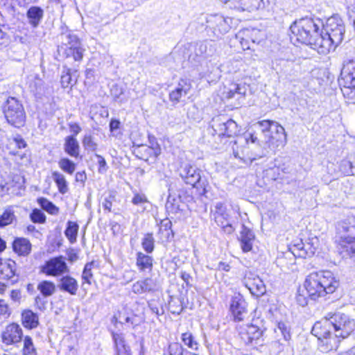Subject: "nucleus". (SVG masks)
I'll use <instances>...</instances> for the list:
<instances>
[{
  "instance_id": "b1692460",
  "label": "nucleus",
  "mask_w": 355,
  "mask_h": 355,
  "mask_svg": "<svg viewBox=\"0 0 355 355\" xmlns=\"http://www.w3.org/2000/svg\"><path fill=\"white\" fill-rule=\"evenodd\" d=\"M240 39L241 45L244 42H250L252 44H259L263 40V34L258 29H245L241 31L237 36Z\"/></svg>"
},
{
  "instance_id": "412c9836",
  "label": "nucleus",
  "mask_w": 355,
  "mask_h": 355,
  "mask_svg": "<svg viewBox=\"0 0 355 355\" xmlns=\"http://www.w3.org/2000/svg\"><path fill=\"white\" fill-rule=\"evenodd\" d=\"M262 330L254 324H248L241 327L239 334L241 339L245 344L252 343L254 340H258L262 335Z\"/></svg>"
},
{
  "instance_id": "4c0bfd02",
  "label": "nucleus",
  "mask_w": 355,
  "mask_h": 355,
  "mask_svg": "<svg viewBox=\"0 0 355 355\" xmlns=\"http://www.w3.org/2000/svg\"><path fill=\"white\" fill-rule=\"evenodd\" d=\"M52 178L56 184L58 191L62 194H65L69 191L68 183L63 174L58 171L52 173Z\"/></svg>"
},
{
  "instance_id": "ea45409f",
  "label": "nucleus",
  "mask_w": 355,
  "mask_h": 355,
  "mask_svg": "<svg viewBox=\"0 0 355 355\" xmlns=\"http://www.w3.org/2000/svg\"><path fill=\"white\" fill-rule=\"evenodd\" d=\"M181 340L189 349L195 352L198 351L200 345L191 332L182 334Z\"/></svg>"
},
{
  "instance_id": "f3484780",
  "label": "nucleus",
  "mask_w": 355,
  "mask_h": 355,
  "mask_svg": "<svg viewBox=\"0 0 355 355\" xmlns=\"http://www.w3.org/2000/svg\"><path fill=\"white\" fill-rule=\"evenodd\" d=\"M22 329L19 324L12 323L8 324L1 334L2 342L8 345L21 341L22 338Z\"/></svg>"
},
{
  "instance_id": "69168bd1",
  "label": "nucleus",
  "mask_w": 355,
  "mask_h": 355,
  "mask_svg": "<svg viewBox=\"0 0 355 355\" xmlns=\"http://www.w3.org/2000/svg\"><path fill=\"white\" fill-rule=\"evenodd\" d=\"M87 179V175L85 171H79L76 173V181L84 184Z\"/></svg>"
},
{
  "instance_id": "a18cd8bd",
  "label": "nucleus",
  "mask_w": 355,
  "mask_h": 355,
  "mask_svg": "<svg viewBox=\"0 0 355 355\" xmlns=\"http://www.w3.org/2000/svg\"><path fill=\"white\" fill-rule=\"evenodd\" d=\"M58 166L64 172L70 175L76 170V164L68 158H61L58 162Z\"/></svg>"
},
{
  "instance_id": "6e6552de",
  "label": "nucleus",
  "mask_w": 355,
  "mask_h": 355,
  "mask_svg": "<svg viewBox=\"0 0 355 355\" xmlns=\"http://www.w3.org/2000/svg\"><path fill=\"white\" fill-rule=\"evenodd\" d=\"M311 333L318 338V347L320 352L328 353L337 349L341 338L333 334L327 324L320 321L316 322L312 328Z\"/></svg>"
},
{
  "instance_id": "39448f33",
  "label": "nucleus",
  "mask_w": 355,
  "mask_h": 355,
  "mask_svg": "<svg viewBox=\"0 0 355 355\" xmlns=\"http://www.w3.org/2000/svg\"><path fill=\"white\" fill-rule=\"evenodd\" d=\"M58 39L60 42L58 46L59 53H62L66 58H72L75 61L82 60L85 49L79 38L67 26H62Z\"/></svg>"
},
{
  "instance_id": "e433bc0d",
  "label": "nucleus",
  "mask_w": 355,
  "mask_h": 355,
  "mask_svg": "<svg viewBox=\"0 0 355 355\" xmlns=\"http://www.w3.org/2000/svg\"><path fill=\"white\" fill-rule=\"evenodd\" d=\"M15 221H17V217L13 208L8 207L0 216V227H4Z\"/></svg>"
},
{
  "instance_id": "4d7b16f0",
  "label": "nucleus",
  "mask_w": 355,
  "mask_h": 355,
  "mask_svg": "<svg viewBox=\"0 0 355 355\" xmlns=\"http://www.w3.org/2000/svg\"><path fill=\"white\" fill-rule=\"evenodd\" d=\"M11 181L10 182H7L6 184L8 186V189H10L11 187H17L18 189H20L22 187V184L24 182V178L17 174L12 175L11 176Z\"/></svg>"
},
{
  "instance_id": "e2e57ef3",
  "label": "nucleus",
  "mask_w": 355,
  "mask_h": 355,
  "mask_svg": "<svg viewBox=\"0 0 355 355\" xmlns=\"http://www.w3.org/2000/svg\"><path fill=\"white\" fill-rule=\"evenodd\" d=\"M296 301L302 306H305L308 304L307 297L303 294H298L296 297Z\"/></svg>"
},
{
  "instance_id": "3c124183",
  "label": "nucleus",
  "mask_w": 355,
  "mask_h": 355,
  "mask_svg": "<svg viewBox=\"0 0 355 355\" xmlns=\"http://www.w3.org/2000/svg\"><path fill=\"white\" fill-rule=\"evenodd\" d=\"M144 293L154 292L157 289V284L155 279L147 277L141 280Z\"/></svg>"
},
{
  "instance_id": "680f3d73",
  "label": "nucleus",
  "mask_w": 355,
  "mask_h": 355,
  "mask_svg": "<svg viewBox=\"0 0 355 355\" xmlns=\"http://www.w3.org/2000/svg\"><path fill=\"white\" fill-rule=\"evenodd\" d=\"M132 292L135 294H142L144 293V291L143 288L141 280L137 281L135 284H133L132 287Z\"/></svg>"
},
{
  "instance_id": "de8ad7c7",
  "label": "nucleus",
  "mask_w": 355,
  "mask_h": 355,
  "mask_svg": "<svg viewBox=\"0 0 355 355\" xmlns=\"http://www.w3.org/2000/svg\"><path fill=\"white\" fill-rule=\"evenodd\" d=\"M23 355H37L36 349L33 345L32 338L26 336L24 339Z\"/></svg>"
},
{
  "instance_id": "4be33fe9",
  "label": "nucleus",
  "mask_w": 355,
  "mask_h": 355,
  "mask_svg": "<svg viewBox=\"0 0 355 355\" xmlns=\"http://www.w3.org/2000/svg\"><path fill=\"white\" fill-rule=\"evenodd\" d=\"M317 250V247L313 245V243H303L302 241L295 243L292 247V253L295 256L302 258L313 256Z\"/></svg>"
},
{
  "instance_id": "0e129e2a",
  "label": "nucleus",
  "mask_w": 355,
  "mask_h": 355,
  "mask_svg": "<svg viewBox=\"0 0 355 355\" xmlns=\"http://www.w3.org/2000/svg\"><path fill=\"white\" fill-rule=\"evenodd\" d=\"M46 301L43 297L37 295L35 299V303L39 309L42 310L45 308Z\"/></svg>"
},
{
  "instance_id": "f704fd0d",
  "label": "nucleus",
  "mask_w": 355,
  "mask_h": 355,
  "mask_svg": "<svg viewBox=\"0 0 355 355\" xmlns=\"http://www.w3.org/2000/svg\"><path fill=\"white\" fill-rule=\"evenodd\" d=\"M37 289L44 297H48L55 293L56 286L53 282L43 280L37 284Z\"/></svg>"
},
{
  "instance_id": "a211bd4d",
  "label": "nucleus",
  "mask_w": 355,
  "mask_h": 355,
  "mask_svg": "<svg viewBox=\"0 0 355 355\" xmlns=\"http://www.w3.org/2000/svg\"><path fill=\"white\" fill-rule=\"evenodd\" d=\"M191 89L190 80L187 79H181L175 88L169 94V99L173 104H177L182 101Z\"/></svg>"
},
{
  "instance_id": "c9c22d12",
  "label": "nucleus",
  "mask_w": 355,
  "mask_h": 355,
  "mask_svg": "<svg viewBox=\"0 0 355 355\" xmlns=\"http://www.w3.org/2000/svg\"><path fill=\"white\" fill-rule=\"evenodd\" d=\"M216 224L220 227L225 233L232 234L234 228L230 222L229 214L212 216Z\"/></svg>"
},
{
  "instance_id": "5701e85b",
  "label": "nucleus",
  "mask_w": 355,
  "mask_h": 355,
  "mask_svg": "<svg viewBox=\"0 0 355 355\" xmlns=\"http://www.w3.org/2000/svg\"><path fill=\"white\" fill-rule=\"evenodd\" d=\"M58 287L60 291L75 295L78 289L77 280L70 275L62 276L58 281Z\"/></svg>"
},
{
  "instance_id": "393cba45",
  "label": "nucleus",
  "mask_w": 355,
  "mask_h": 355,
  "mask_svg": "<svg viewBox=\"0 0 355 355\" xmlns=\"http://www.w3.org/2000/svg\"><path fill=\"white\" fill-rule=\"evenodd\" d=\"M16 263L12 260H8L0 266V279L10 280L12 283L17 282Z\"/></svg>"
},
{
  "instance_id": "7c9ffc66",
  "label": "nucleus",
  "mask_w": 355,
  "mask_h": 355,
  "mask_svg": "<svg viewBox=\"0 0 355 355\" xmlns=\"http://www.w3.org/2000/svg\"><path fill=\"white\" fill-rule=\"evenodd\" d=\"M272 69L286 75L291 76L293 73V63L282 58H275L272 61Z\"/></svg>"
},
{
  "instance_id": "72a5a7b5",
  "label": "nucleus",
  "mask_w": 355,
  "mask_h": 355,
  "mask_svg": "<svg viewBox=\"0 0 355 355\" xmlns=\"http://www.w3.org/2000/svg\"><path fill=\"white\" fill-rule=\"evenodd\" d=\"M22 322L25 327L35 328L38 325V316L31 310H26L21 314Z\"/></svg>"
},
{
  "instance_id": "cd10ccee",
  "label": "nucleus",
  "mask_w": 355,
  "mask_h": 355,
  "mask_svg": "<svg viewBox=\"0 0 355 355\" xmlns=\"http://www.w3.org/2000/svg\"><path fill=\"white\" fill-rule=\"evenodd\" d=\"M32 245L25 238H17L12 243V249L19 256H27L31 253Z\"/></svg>"
},
{
  "instance_id": "4468645a",
  "label": "nucleus",
  "mask_w": 355,
  "mask_h": 355,
  "mask_svg": "<svg viewBox=\"0 0 355 355\" xmlns=\"http://www.w3.org/2000/svg\"><path fill=\"white\" fill-rule=\"evenodd\" d=\"M230 9L253 12L265 8L268 1L264 0H221Z\"/></svg>"
},
{
  "instance_id": "dca6fc26",
  "label": "nucleus",
  "mask_w": 355,
  "mask_h": 355,
  "mask_svg": "<svg viewBox=\"0 0 355 355\" xmlns=\"http://www.w3.org/2000/svg\"><path fill=\"white\" fill-rule=\"evenodd\" d=\"M212 130L213 136H218V138L234 137L239 131L236 123L232 119H229L226 122L215 123L213 125Z\"/></svg>"
},
{
  "instance_id": "603ef678",
  "label": "nucleus",
  "mask_w": 355,
  "mask_h": 355,
  "mask_svg": "<svg viewBox=\"0 0 355 355\" xmlns=\"http://www.w3.org/2000/svg\"><path fill=\"white\" fill-rule=\"evenodd\" d=\"M94 264V261L86 263L82 274V279L89 285L92 284L91 279L93 277L92 270Z\"/></svg>"
},
{
  "instance_id": "423d86ee",
  "label": "nucleus",
  "mask_w": 355,
  "mask_h": 355,
  "mask_svg": "<svg viewBox=\"0 0 355 355\" xmlns=\"http://www.w3.org/2000/svg\"><path fill=\"white\" fill-rule=\"evenodd\" d=\"M250 141L252 144L257 143L258 145H261L260 139L258 138L257 134L248 132L246 133L244 137H238L234 141L232 146L234 156L245 164H250L253 161L265 156L263 151L261 153H254L252 152L248 146Z\"/></svg>"
},
{
  "instance_id": "6e6d98bb",
  "label": "nucleus",
  "mask_w": 355,
  "mask_h": 355,
  "mask_svg": "<svg viewBox=\"0 0 355 355\" xmlns=\"http://www.w3.org/2000/svg\"><path fill=\"white\" fill-rule=\"evenodd\" d=\"M132 202L137 206L141 207L142 211L146 209L144 205L148 203V199L144 194L136 193L132 199Z\"/></svg>"
},
{
  "instance_id": "c03bdc74",
  "label": "nucleus",
  "mask_w": 355,
  "mask_h": 355,
  "mask_svg": "<svg viewBox=\"0 0 355 355\" xmlns=\"http://www.w3.org/2000/svg\"><path fill=\"white\" fill-rule=\"evenodd\" d=\"M188 350L177 342L171 343L167 348L168 355H187Z\"/></svg>"
},
{
  "instance_id": "6ab92c4d",
  "label": "nucleus",
  "mask_w": 355,
  "mask_h": 355,
  "mask_svg": "<svg viewBox=\"0 0 355 355\" xmlns=\"http://www.w3.org/2000/svg\"><path fill=\"white\" fill-rule=\"evenodd\" d=\"M230 310L234 320L243 321L248 316L246 302L240 295H236L232 298Z\"/></svg>"
},
{
  "instance_id": "052dcab7",
  "label": "nucleus",
  "mask_w": 355,
  "mask_h": 355,
  "mask_svg": "<svg viewBox=\"0 0 355 355\" xmlns=\"http://www.w3.org/2000/svg\"><path fill=\"white\" fill-rule=\"evenodd\" d=\"M96 157L98 159V172L100 173H105L108 168L105 159L98 154H96Z\"/></svg>"
},
{
  "instance_id": "338daca9",
  "label": "nucleus",
  "mask_w": 355,
  "mask_h": 355,
  "mask_svg": "<svg viewBox=\"0 0 355 355\" xmlns=\"http://www.w3.org/2000/svg\"><path fill=\"white\" fill-rule=\"evenodd\" d=\"M171 226H172V223H171V220H169L168 219H164V220H162V222H161L160 230H164L165 231H168L169 230H171Z\"/></svg>"
},
{
  "instance_id": "2f4dec72",
  "label": "nucleus",
  "mask_w": 355,
  "mask_h": 355,
  "mask_svg": "<svg viewBox=\"0 0 355 355\" xmlns=\"http://www.w3.org/2000/svg\"><path fill=\"white\" fill-rule=\"evenodd\" d=\"M26 16L28 19V23L33 28H36L38 26L43 18L44 10L40 7L31 6L27 10Z\"/></svg>"
},
{
  "instance_id": "f257e3e1",
  "label": "nucleus",
  "mask_w": 355,
  "mask_h": 355,
  "mask_svg": "<svg viewBox=\"0 0 355 355\" xmlns=\"http://www.w3.org/2000/svg\"><path fill=\"white\" fill-rule=\"evenodd\" d=\"M322 23L320 20H314L310 17H303L295 20L290 26L292 40L306 45H309L313 49L319 53L318 44H320L319 33Z\"/></svg>"
},
{
  "instance_id": "20e7f679",
  "label": "nucleus",
  "mask_w": 355,
  "mask_h": 355,
  "mask_svg": "<svg viewBox=\"0 0 355 355\" xmlns=\"http://www.w3.org/2000/svg\"><path fill=\"white\" fill-rule=\"evenodd\" d=\"M338 250L343 257H355V216H347L336 225Z\"/></svg>"
},
{
  "instance_id": "7ed1b4c3",
  "label": "nucleus",
  "mask_w": 355,
  "mask_h": 355,
  "mask_svg": "<svg viewBox=\"0 0 355 355\" xmlns=\"http://www.w3.org/2000/svg\"><path fill=\"white\" fill-rule=\"evenodd\" d=\"M324 29L325 33H320V44H318L320 54H327L334 50L343 40L345 33L344 22L338 15L328 18Z\"/></svg>"
},
{
  "instance_id": "49530a36",
  "label": "nucleus",
  "mask_w": 355,
  "mask_h": 355,
  "mask_svg": "<svg viewBox=\"0 0 355 355\" xmlns=\"http://www.w3.org/2000/svg\"><path fill=\"white\" fill-rule=\"evenodd\" d=\"M141 245L143 249L147 253H151L155 248V239L152 233H148L144 235L142 239Z\"/></svg>"
},
{
  "instance_id": "0eeeda50",
  "label": "nucleus",
  "mask_w": 355,
  "mask_h": 355,
  "mask_svg": "<svg viewBox=\"0 0 355 355\" xmlns=\"http://www.w3.org/2000/svg\"><path fill=\"white\" fill-rule=\"evenodd\" d=\"M320 322L327 324L329 329H333L335 335L341 339L347 338L355 329L354 320L340 312L329 313Z\"/></svg>"
},
{
  "instance_id": "a19ab883",
  "label": "nucleus",
  "mask_w": 355,
  "mask_h": 355,
  "mask_svg": "<svg viewBox=\"0 0 355 355\" xmlns=\"http://www.w3.org/2000/svg\"><path fill=\"white\" fill-rule=\"evenodd\" d=\"M37 202L41 207L46 211L52 215H56L59 212V209L51 201L45 198H40Z\"/></svg>"
},
{
  "instance_id": "8fccbe9b",
  "label": "nucleus",
  "mask_w": 355,
  "mask_h": 355,
  "mask_svg": "<svg viewBox=\"0 0 355 355\" xmlns=\"http://www.w3.org/2000/svg\"><path fill=\"white\" fill-rule=\"evenodd\" d=\"M83 146L87 150L95 151L98 144L95 142L94 137L89 133L85 135L83 139Z\"/></svg>"
},
{
  "instance_id": "f03ea898",
  "label": "nucleus",
  "mask_w": 355,
  "mask_h": 355,
  "mask_svg": "<svg viewBox=\"0 0 355 355\" xmlns=\"http://www.w3.org/2000/svg\"><path fill=\"white\" fill-rule=\"evenodd\" d=\"M338 286V281L329 270L311 273L304 282L306 294L313 300L333 293Z\"/></svg>"
},
{
  "instance_id": "a878e982",
  "label": "nucleus",
  "mask_w": 355,
  "mask_h": 355,
  "mask_svg": "<svg viewBox=\"0 0 355 355\" xmlns=\"http://www.w3.org/2000/svg\"><path fill=\"white\" fill-rule=\"evenodd\" d=\"M241 246L244 252H250L252 248V243L254 240V234L252 231L243 225L240 232Z\"/></svg>"
},
{
  "instance_id": "58836bf2",
  "label": "nucleus",
  "mask_w": 355,
  "mask_h": 355,
  "mask_svg": "<svg viewBox=\"0 0 355 355\" xmlns=\"http://www.w3.org/2000/svg\"><path fill=\"white\" fill-rule=\"evenodd\" d=\"M248 88L245 85L232 83L226 93V97L232 98L236 95L243 97L247 92Z\"/></svg>"
},
{
  "instance_id": "864d4df0",
  "label": "nucleus",
  "mask_w": 355,
  "mask_h": 355,
  "mask_svg": "<svg viewBox=\"0 0 355 355\" xmlns=\"http://www.w3.org/2000/svg\"><path fill=\"white\" fill-rule=\"evenodd\" d=\"M31 220L35 223H44L46 221L45 214L40 209H35L30 214Z\"/></svg>"
},
{
  "instance_id": "bf43d9fd",
  "label": "nucleus",
  "mask_w": 355,
  "mask_h": 355,
  "mask_svg": "<svg viewBox=\"0 0 355 355\" xmlns=\"http://www.w3.org/2000/svg\"><path fill=\"white\" fill-rule=\"evenodd\" d=\"M111 95L116 101L120 98L121 96L123 94V89L121 86L114 84L110 89Z\"/></svg>"
},
{
  "instance_id": "774afa93",
  "label": "nucleus",
  "mask_w": 355,
  "mask_h": 355,
  "mask_svg": "<svg viewBox=\"0 0 355 355\" xmlns=\"http://www.w3.org/2000/svg\"><path fill=\"white\" fill-rule=\"evenodd\" d=\"M102 206L105 210L107 211L108 212H110L112 210L111 208L112 206V202L109 198H105L102 202Z\"/></svg>"
},
{
  "instance_id": "37998d69",
  "label": "nucleus",
  "mask_w": 355,
  "mask_h": 355,
  "mask_svg": "<svg viewBox=\"0 0 355 355\" xmlns=\"http://www.w3.org/2000/svg\"><path fill=\"white\" fill-rule=\"evenodd\" d=\"M278 123L270 120H262L258 121L255 125L261 132L263 139L265 137L270 133V131L272 130V127H275L273 124H277Z\"/></svg>"
},
{
  "instance_id": "c85d7f7f",
  "label": "nucleus",
  "mask_w": 355,
  "mask_h": 355,
  "mask_svg": "<svg viewBox=\"0 0 355 355\" xmlns=\"http://www.w3.org/2000/svg\"><path fill=\"white\" fill-rule=\"evenodd\" d=\"M216 51L215 44L211 42L203 41L197 42L195 45L194 52L196 56H211Z\"/></svg>"
},
{
  "instance_id": "473e14b6",
  "label": "nucleus",
  "mask_w": 355,
  "mask_h": 355,
  "mask_svg": "<svg viewBox=\"0 0 355 355\" xmlns=\"http://www.w3.org/2000/svg\"><path fill=\"white\" fill-rule=\"evenodd\" d=\"M79 144L74 135L67 136L64 144V150L71 157H78L79 155Z\"/></svg>"
},
{
  "instance_id": "13d9d810",
  "label": "nucleus",
  "mask_w": 355,
  "mask_h": 355,
  "mask_svg": "<svg viewBox=\"0 0 355 355\" xmlns=\"http://www.w3.org/2000/svg\"><path fill=\"white\" fill-rule=\"evenodd\" d=\"M340 171L345 175H353L352 163L348 160H342L340 164Z\"/></svg>"
},
{
  "instance_id": "2eb2a0df",
  "label": "nucleus",
  "mask_w": 355,
  "mask_h": 355,
  "mask_svg": "<svg viewBox=\"0 0 355 355\" xmlns=\"http://www.w3.org/2000/svg\"><path fill=\"white\" fill-rule=\"evenodd\" d=\"M69 271V268L62 256L50 259L41 267V272L48 276L57 277Z\"/></svg>"
},
{
  "instance_id": "9d476101",
  "label": "nucleus",
  "mask_w": 355,
  "mask_h": 355,
  "mask_svg": "<svg viewBox=\"0 0 355 355\" xmlns=\"http://www.w3.org/2000/svg\"><path fill=\"white\" fill-rule=\"evenodd\" d=\"M201 173L199 168L189 163L182 164L180 168V175L186 184L200 190V193H205L208 182L205 177L201 175Z\"/></svg>"
},
{
  "instance_id": "aec40b11",
  "label": "nucleus",
  "mask_w": 355,
  "mask_h": 355,
  "mask_svg": "<svg viewBox=\"0 0 355 355\" xmlns=\"http://www.w3.org/2000/svg\"><path fill=\"white\" fill-rule=\"evenodd\" d=\"M244 284L250 293L257 297L263 295L266 292V287L263 281L258 276L252 273L245 275Z\"/></svg>"
},
{
  "instance_id": "c756f323",
  "label": "nucleus",
  "mask_w": 355,
  "mask_h": 355,
  "mask_svg": "<svg viewBox=\"0 0 355 355\" xmlns=\"http://www.w3.org/2000/svg\"><path fill=\"white\" fill-rule=\"evenodd\" d=\"M153 259L151 256L138 252L136 257V266L141 272H150L153 266Z\"/></svg>"
},
{
  "instance_id": "1a4fd4ad",
  "label": "nucleus",
  "mask_w": 355,
  "mask_h": 355,
  "mask_svg": "<svg viewBox=\"0 0 355 355\" xmlns=\"http://www.w3.org/2000/svg\"><path fill=\"white\" fill-rule=\"evenodd\" d=\"M3 112L7 122L15 128L23 127L26 112L23 105L15 97H9L3 105Z\"/></svg>"
},
{
  "instance_id": "9b49d317",
  "label": "nucleus",
  "mask_w": 355,
  "mask_h": 355,
  "mask_svg": "<svg viewBox=\"0 0 355 355\" xmlns=\"http://www.w3.org/2000/svg\"><path fill=\"white\" fill-rule=\"evenodd\" d=\"M206 31L213 38H220L231 28L232 19L222 15H210L207 17Z\"/></svg>"
},
{
  "instance_id": "bb28decb",
  "label": "nucleus",
  "mask_w": 355,
  "mask_h": 355,
  "mask_svg": "<svg viewBox=\"0 0 355 355\" xmlns=\"http://www.w3.org/2000/svg\"><path fill=\"white\" fill-rule=\"evenodd\" d=\"M342 75L348 84V87H355V58L346 61L343 65Z\"/></svg>"
},
{
  "instance_id": "ddd939ff",
  "label": "nucleus",
  "mask_w": 355,
  "mask_h": 355,
  "mask_svg": "<svg viewBox=\"0 0 355 355\" xmlns=\"http://www.w3.org/2000/svg\"><path fill=\"white\" fill-rule=\"evenodd\" d=\"M272 130L270 131L261 143L264 144L267 147L272 150H275L278 147H283L287 142V135L283 126L279 123L273 124Z\"/></svg>"
},
{
  "instance_id": "5fc2aeb1",
  "label": "nucleus",
  "mask_w": 355,
  "mask_h": 355,
  "mask_svg": "<svg viewBox=\"0 0 355 355\" xmlns=\"http://www.w3.org/2000/svg\"><path fill=\"white\" fill-rule=\"evenodd\" d=\"M228 214L227 212V207L224 203L218 202L214 205V209H211V216H216L219 215Z\"/></svg>"
},
{
  "instance_id": "f8f14e48",
  "label": "nucleus",
  "mask_w": 355,
  "mask_h": 355,
  "mask_svg": "<svg viewBox=\"0 0 355 355\" xmlns=\"http://www.w3.org/2000/svg\"><path fill=\"white\" fill-rule=\"evenodd\" d=\"M276 340L273 345L278 353L291 349L290 340H291V327L288 323L279 322L274 329Z\"/></svg>"
},
{
  "instance_id": "09e8293b",
  "label": "nucleus",
  "mask_w": 355,
  "mask_h": 355,
  "mask_svg": "<svg viewBox=\"0 0 355 355\" xmlns=\"http://www.w3.org/2000/svg\"><path fill=\"white\" fill-rule=\"evenodd\" d=\"M60 83L63 88L71 87L76 83V79H73L72 73L69 69H67L66 71H63L61 76Z\"/></svg>"
},
{
  "instance_id": "79ce46f5",
  "label": "nucleus",
  "mask_w": 355,
  "mask_h": 355,
  "mask_svg": "<svg viewBox=\"0 0 355 355\" xmlns=\"http://www.w3.org/2000/svg\"><path fill=\"white\" fill-rule=\"evenodd\" d=\"M78 231V225L76 223L68 221L67 227L65 230L64 234L71 243H73L76 240V236Z\"/></svg>"
}]
</instances>
